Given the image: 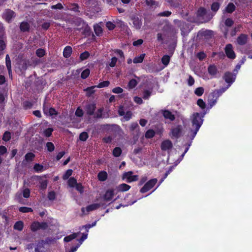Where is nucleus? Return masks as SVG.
<instances>
[{"label": "nucleus", "mask_w": 252, "mask_h": 252, "mask_svg": "<svg viewBox=\"0 0 252 252\" xmlns=\"http://www.w3.org/2000/svg\"><path fill=\"white\" fill-rule=\"evenodd\" d=\"M91 29L87 25L82 32V34L84 35L85 36H89L91 35Z\"/></svg>", "instance_id": "nucleus-39"}, {"label": "nucleus", "mask_w": 252, "mask_h": 252, "mask_svg": "<svg viewBox=\"0 0 252 252\" xmlns=\"http://www.w3.org/2000/svg\"><path fill=\"white\" fill-rule=\"evenodd\" d=\"M33 169L37 173L41 172L45 169L42 165L39 163H35L33 166Z\"/></svg>", "instance_id": "nucleus-34"}, {"label": "nucleus", "mask_w": 252, "mask_h": 252, "mask_svg": "<svg viewBox=\"0 0 252 252\" xmlns=\"http://www.w3.org/2000/svg\"><path fill=\"white\" fill-rule=\"evenodd\" d=\"M172 147V142L169 139L165 140L161 143L160 148L162 151H166L171 149Z\"/></svg>", "instance_id": "nucleus-12"}, {"label": "nucleus", "mask_w": 252, "mask_h": 252, "mask_svg": "<svg viewBox=\"0 0 252 252\" xmlns=\"http://www.w3.org/2000/svg\"><path fill=\"white\" fill-rule=\"evenodd\" d=\"M72 52V47L70 46H66L63 51V57L65 58H68L70 57L71 55Z\"/></svg>", "instance_id": "nucleus-20"}, {"label": "nucleus", "mask_w": 252, "mask_h": 252, "mask_svg": "<svg viewBox=\"0 0 252 252\" xmlns=\"http://www.w3.org/2000/svg\"><path fill=\"white\" fill-rule=\"evenodd\" d=\"M35 155L32 153L29 152L27 153L25 156V159L27 162H30L33 160L35 158Z\"/></svg>", "instance_id": "nucleus-30"}, {"label": "nucleus", "mask_w": 252, "mask_h": 252, "mask_svg": "<svg viewBox=\"0 0 252 252\" xmlns=\"http://www.w3.org/2000/svg\"><path fill=\"white\" fill-rule=\"evenodd\" d=\"M236 77V73L233 72L232 73L230 71H227L225 72L223 76V79L224 80L226 83L229 84V86H230L235 81Z\"/></svg>", "instance_id": "nucleus-6"}, {"label": "nucleus", "mask_w": 252, "mask_h": 252, "mask_svg": "<svg viewBox=\"0 0 252 252\" xmlns=\"http://www.w3.org/2000/svg\"><path fill=\"white\" fill-rule=\"evenodd\" d=\"M114 196V190L113 189H108L105 192L103 196V200L106 202L111 201Z\"/></svg>", "instance_id": "nucleus-13"}, {"label": "nucleus", "mask_w": 252, "mask_h": 252, "mask_svg": "<svg viewBox=\"0 0 252 252\" xmlns=\"http://www.w3.org/2000/svg\"><path fill=\"white\" fill-rule=\"evenodd\" d=\"M46 147L49 152H53L55 149V146L52 142H48L46 143Z\"/></svg>", "instance_id": "nucleus-58"}, {"label": "nucleus", "mask_w": 252, "mask_h": 252, "mask_svg": "<svg viewBox=\"0 0 252 252\" xmlns=\"http://www.w3.org/2000/svg\"><path fill=\"white\" fill-rule=\"evenodd\" d=\"M162 114L165 119H169L171 121H173L175 120V115L168 110H162Z\"/></svg>", "instance_id": "nucleus-17"}, {"label": "nucleus", "mask_w": 252, "mask_h": 252, "mask_svg": "<svg viewBox=\"0 0 252 252\" xmlns=\"http://www.w3.org/2000/svg\"><path fill=\"white\" fill-rule=\"evenodd\" d=\"M89 137V135L87 132H81L79 136V140L81 141H86Z\"/></svg>", "instance_id": "nucleus-45"}, {"label": "nucleus", "mask_w": 252, "mask_h": 252, "mask_svg": "<svg viewBox=\"0 0 252 252\" xmlns=\"http://www.w3.org/2000/svg\"><path fill=\"white\" fill-rule=\"evenodd\" d=\"M94 29L95 34L97 36H100L102 35L103 31L102 28L100 26L98 25H94Z\"/></svg>", "instance_id": "nucleus-35"}, {"label": "nucleus", "mask_w": 252, "mask_h": 252, "mask_svg": "<svg viewBox=\"0 0 252 252\" xmlns=\"http://www.w3.org/2000/svg\"><path fill=\"white\" fill-rule=\"evenodd\" d=\"M222 94V92L220 90H216L212 92L209 96V102L210 105L213 106L217 102V100L219 97Z\"/></svg>", "instance_id": "nucleus-4"}, {"label": "nucleus", "mask_w": 252, "mask_h": 252, "mask_svg": "<svg viewBox=\"0 0 252 252\" xmlns=\"http://www.w3.org/2000/svg\"><path fill=\"white\" fill-rule=\"evenodd\" d=\"M106 26L108 28V29L110 31H112V30H114L116 27V25H115V23H113V22H112L111 21H108V22H106Z\"/></svg>", "instance_id": "nucleus-59"}, {"label": "nucleus", "mask_w": 252, "mask_h": 252, "mask_svg": "<svg viewBox=\"0 0 252 252\" xmlns=\"http://www.w3.org/2000/svg\"><path fill=\"white\" fill-rule=\"evenodd\" d=\"M108 177L107 173L105 171H101L97 174V178L100 181H105Z\"/></svg>", "instance_id": "nucleus-24"}, {"label": "nucleus", "mask_w": 252, "mask_h": 252, "mask_svg": "<svg viewBox=\"0 0 252 252\" xmlns=\"http://www.w3.org/2000/svg\"><path fill=\"white\" fill-rule=\"evenodd\" d=\"M90 56V53L88 51H85L82 53L80 55V59L81 61H84L87 59Z\"/></svg>", "instance_id": "nucleus-51"}, {"label": "nucleus", "mask_w": 252, "mask_h": 252, "mask_svg": "<svg viewBox=\"0 0 252 252\" xmlns=\"http://www.w3.org/2000/svg\"><path fill=\"white\" fill-rule=\"evenodd\" d=\"M24 227V222L21 220L16 221L13 226V228L15 230L18 231H22Z\"/></svg>", "instance_id": "nucleus-28"}, {"label": "nucleus", "mask_w": 252, "mask_h": 252, "mask_svg": "<svg viewBox=\"0 0 252 252\" xmlns=\"http://www.w3.org/2000/svg\"><path fill=\"white\" fill-rule=\"evenodd\" d=\"M158 179L157 178H153L149 180L140 189V192L142 193L148 192L156 185Z\"/></svg>", "instance_id": "nucleus-3"}, {"label": "nucleus", "mask_w": 252, "mask_h": 252, "mask_svg": "<svg viewBox=\"0 0 252 252\" xmlns=\"http://www.w3.org/2000/svg\"><path fill=\"white\" fill-rule=\"evenodd\" d=\"M72 169H68L66 171L65 173L63 176V179L64 180H67L72 174Z\"/></svg>", "instance_id": "nucleus-52"}, {"label": "nucleus", "mask_w": 252, "mask_h": 252, "mask_svg": "<svg viewBox=\"0 0 252 252\" xmlns=\"http://www.w3.org/2000/svg\"><path fill=\"white\" fill-rule=\"evenodd\" d=\"M122 149L119 147H115L113 150V155L115 157H119L122 154Z\"/></svg>", "instance_id": "nucleus-40"}, {"label": "nucleus", "mask_w": 252, "mask_h": 252, "mask_svg": "<svg viewBox=\"0 0 252 252\" xmlns=\"http://www.w3.org/2000/svg\"><path fill=\"white\" fill-rule=\"evenodd\" d=\"M248 40V35L246 34H241L237 38V42L240 45L246 44Z\"/></svg>", "instance_id": "nucleus-18"}, {"label": "nucleus", "mask_w": 252, "mask_h": 252, "mask_svg": "<svg viewBox=\"0 0 252 252\" xmlns=\"http://www.w3.org/2000/svg\"><path fill=\"white\" fill-rule=\"evenodd\" d=\"M117 189L119 191H126L130 189V186L125 183H123L119 185Z\"/></svg>", "instance_id": "nucleus-27"}, {"label": "nucleus", "mask_w": 252, "mask_h": 252, "mask_svg": "<svg viewBox=\"0 0 252 252\" xmlns=\"http://www.w3.org/2000/svg\"><path fill=\"white\" fill-rule=\"evenodd\" d=\"M220 4L218 2H213L211 5V9L212 11L216 13L220 7Z\"/></svg>", "instance_id": "nucleus-36"}, {"label": "nucleus", "mask_w": 252, "mask_h": 252, "mask_svg": "<svg viewBox=\"0 0 252 252\" xmlns=\"http://www.w3.org/2000/svg\"><path fill=\"white\" fill-rule=\"evenodd\" d=\"M56 194L54 191H49L48 193V198L49 200L53 201L56 199Z\"/></svg>", "instance_id": "nucleus-57"}, {"label": "nucleus", "mask_w": 252, "mask_h": 252, "mask_svg": "<svg viewBox=\"0 0 252 252\" xmlns=\"http://www.w3.org/2000/svg\"><path fill=\"white\" fill-rule=\"evenodd\" d=\"M152 93V90H144L143 92L142 98L145 100L149 99Z\"/></svg>", "instance_id": "nucleus-38"}, {"label": "nucleus", "mask_w": 252, "mask_h": 252, "mask_svg": "<svg viewBox=\"0 0 252 252\" xmlns=\"http://www.w3.org/2000/svg\"><path fill=\"white\" fill-rule=\"evenodd\" d=\"M37 180L39 181V188L41 190H45L46 189L48 185V180L46 179H43V178H47V175H44L42 176H36Z\"/></svg>", "instance_id": "nucleus-9"}, {"label": "nucleus", "mask_w": 252, "mask_h": 252, "mask_svg": "<svg viewBox=\"0 0 252 252\" xmlns=\"http://www.w3.org/2000/svg\"><path fill=\"white\" fill-rule=\"evenodd\" d=\"M116 27H118L121 28H123L125 27V23L121 20L117 19L114 21Z\"/></svg>", "instance_id": "nucleus-50"}, {"label": "nucleus", "mask_w": 252, "mask_h": 252, "mask_svg": "<svg viewBox=\"0 0 252 252\" xmlns=\"http://www.w3.org/2000/svg\"><path fill=\"white\" fill-rule=\"evenodd\" d=\"M182 127L181 125H178L176 127L173 128L171 129V133L173 137L175 138H179L181 134Z\"/></svg>", "instance_id": "nucleus-16"}, {"label": "nucleus", "mask_w": 252, "mask_h": 252, "mask_svg": "<svg viewBox=\"0 0 252 252\" xmlns=\"http://www.w3.org/2000/svg\"><path fill=\"white\" fill-rule=\"evenodd\" d=\"M6 43L2 39V37L0 36V52L3 51L6 48Z\"/></svg>", "instance_id": "nucleus-62"}, {"label": "nucleus", "mask_w": 252, "mask_h": 252, "mask_svg": "<svg viewBox=\"0 0 252 252\" xmlns=\"http://www.w3.org/2000/svg\"><path fill=\"white\" fill-rule=\"evenodd\" d=\"M208 72L211 75L214 76L216 75L218 72L217 66L214 64L210 65L208 67Z\"/></svg>", "instance_id": "nucleus-25"}, {"label": "nucleus", "mask_w": 252, "mask_h": 252, "mask_svg": "<svg viewBox=\"0 0 252 252\" xmlns=\"http://www.w3.org/2000/svg\"><path fill=\"white\" fill-rule=\"evenodd\" d=\"M100 207V204L99 203H94L87 206L86 208V210L87 212H89L93 211L98 209ZM85 208L83 207L81 208V211L83 213H84Z\"/></svg>", "instance_id": "nucleus-15"}, {"label": "nucleus", "mask_w": 252, "mask_h": 252, "mask_svg": "<svg viewBox=\"0 0 252 252\" xmlns=\"http://www.w3.org/2000/svg\"><path fill=\"white\" fill-rule=\"evenodd\" d=\"M77 183V180L74 177L70 178L67 181L68 185L71 188H74Z\"/></svg>", "instance_id": "nucleus-41"}, {"label": "nucleus", "mask_w": 252, "mask_h": 252, "mask_svg": "<svg viewBox=\"0 0 252 252\" xmlns=\"http://www.w3.org/2000/svg\"><path fill=\"white\" fill-rule=\"evenodd\" d=\"M23 195L24 197L26 198H28L30 196V190L28 188H26L24 189L23 191Z\"/></svg>", "instance_id": "nucleus-63"}, {"label": "nucleus", "mask_w": 252, "mask_h": 252, "mask_svg": "<svg viewBox=\"0 0 252 252\" xmlns=\"http://www.w3.org/2000/svg\"><path fill=\"white\" fill-rule=\"evenodd\" d=\"M5 64L9 75L12 74L11 60L9 55L7 54L5 57Z\"/></svg>", "instance_id": "nucleus-21"}, {"label": "nucleus", "mask_w": 252, "mask_h": 252, "mask_svg": "<svg viewBox=\"0 0 252 252\" xmlns=\"http://www.w3.org/2000/svg\"><path fill=\"white\" fill-rule=\"evenodd\" d=\"M207 13L206 9L203 7H199L196 13L197 17H203Z\"/></svg>", "instance_id": "nucleus-29"}, {"label": "nucleus", "mask_w": 252, "mask_h": 252, "mask_svg": "<svg viewBox=\"0 0 252 252\" xmlns=\"http://www.w3.org/2000/svg\"><path fill=\"white\" fill-rule=\"evenodd\" d=\"M224 24L226 26L230 27L234 24V21L231 18H227Z\"/></svg>", "instance_id": "nucleus-64"}, {"label": "nucleus", "mask_w": 252, "mask_h": 252, "mask_svg": "<svg viewBox=\"0 0 252 252\" xmlns=\"http://www.w3.org/2000/svg\"><path fill=\"white\" fill-rule=\"evenodd\" d=\"M236 9V6L232 2H229L225 7V11L228 13H232Z\"/></svg>", "instance_id": "nucleus-26"}, {"label": "nucleus", "mask_w": 252, "mask_h": 252, "mask_svg": "<svg viewBox=\"0 0 252 252\" xmlns=\"http://www.w3.org/2000/svg\"><path fill=\"white\" fill-rule=\"evenodd\" d=\"M171 56L167 55H164L161 58V63L162 64L165 66H167L170 62Z\"/></svg>", "instance_id": "nucleus-37"}, {"label": "nucleus", "mask_w": 252, "mask_h": 252, "mask_svg": "<svg viewBox=\"0 0 252 252\" xmlns=\"http://www.w3.org/2000/svg\"><path fill=\"white\" fill-rule=\"evenodd\" d=\"M201 34L205 37H210L213 35V31L211 30H206L201 32Z\"/></svg>", "instance_id": "nucleus-61"}, {"label": "nucleus", "mask_w": 252, "mask_h": 252, "mask_svg": "<svg viewBox=\"0 0 252 252\" xmlns=\"http://www.w3.org/2000/svg\"><path fill=\"white\" fill-rule=\"evenodd\" d=\"M78 234V233H73L69 235L65 236L63 239V241L65 242H69L76 238L77 237Z\"/></svg>", "instance_id": "nucleus-33"}, {"label": "nucleus", "mask_w": 252, "mask_h": 252, "mask_svg": "<svg viewBox=\"0 0 252 252\" xmlns=\"http://www.w3.org/2000/svg\"><path fill=\"white\" fill-rule=\"evenodd\" d=\"M96 106L94 103H89L86 105L84 108L86 114L88 116H93L96 110Z\"/></svg>", "instance_id": "nucleus-8"}, {"label": "nucleus", "mask_w": 252, "mask_h": 252, "mask_svg": "<svg viewBox=\"0 0 252 252\" xmlns=\"http://www.w3.org/2000/svg\"><path fill=\"white\" fill-rule=\"evenodd\" d=\"M110 84V82L109 81H104L99 83L96 86L97 88H102L104 87H108Z\"/></svg>", "instance_id": "nucleus-54"}, {"label": "nucleus", "mask_w": 252, "mask_h": 252, "mask_svg": "<svg viewBox=\"0 0 252 252\" xmlns=\"http://www.w3.org/2000/svg\"><path fill=\"white\" fill-rule=\"evenodd\" d=\"M15 17V13L12 10L7 9L3 14V17L8 23L11 21L12 19Z\"/></svg>", "instance_id": "nucleus-10"}, {"label": "nucleus", "mask_w": 252, "mask_h": 252, "mask_svg": "<svg viewBox=\"0 0 252 252\" xmlns=\"http://www.w3.org/2000/svg\"><path fill=\"white\" fill-rule=\"evenodd\" d=\"M90 74V70L89 68H86L82 72L81 77L83 79H85L89 76Z\"/></svg>", "instance_id": "nucleus-46"}, {"label": "nucleus", "mask_w": 252, "mask_h": 252, "mask_svg": "<svg viewBox=\"0 0 252 252\" xmlns=\"http://www.w3.org/2000/svg\"><path fill=\"white\" fill-rule=\"evenodd\" d=\"M30 25L26 21H24L21 23L20 25V31L22 32H27L30 31Z\"/></svg>", "instance_id": "nucleus-19"}, {"label": "nucleus", "mask_w": 252, "mask_h": 252, "mask_svg": "<svg viewBox=\"0 0 252 252\" xmlns=\"http://www.w3.org/2000/svg\"><path fill=\"white\" fill-rule=\"evenodd\" d=\"M145 54H141L139 56L135 57L133 60V62L134 63H141L143 61V60L145 58Z\"/></svg>", "instance_id": "nucleus-32"}, {"label": "nucleus", "mask_w": 252, "mask_h": 252, "mask_svg": "<svg viewBox=\"0 0 252 252\" xmlns=\"http://www.w3.org/2000/svg\"><path fill=\"white\" fill-rule=\"evenodd\" d=\"M155 135V132L154 130L153 129H149L148 130L145 134V137L146 138H152L153 137H154Z\"/></svg>", "instance_id": "nucleus-43"}, {"label": "nucleus", "mask_w": 252, "mask_h": 252, "mask_svg": "<svg viewBox=\"0 0 252 252\" xmlns=\"http://www.w3.org/2000/svg\"><path fill=\"white\" fill-rule=\"evenodd\" d=\"M48 227V224L46 222L33 221L30 226V229L32 232H35L39 230H45Z\"/></svg>", "instance_id": "nucleus-2"}, {"label": "nucleus", "mask_w": 252, "mask_h": 252, "mask_svg": "<svg viewBox=\"0 0 252 252\" xmlns=\"http://www.w3.org/2000/svg\"><path fill=\"white\" fill-rule=\"evenodd\" d=\"M138 82L134 79H132L128 82V87L130 89L134 88L137 85Z\"/></svg>", "instance_id": "nucleus-44"}, {"label": "nucleus", "mask_w": 252, "mask_h": 252, "mask_svg": "<svg viewBox=\"0 0 252 252\" xmlns=\"http://www.w3.org/2000/svg\"><path fill=\"white\" fill-rule=\"evenodd\" d=\"M96 86H93L89 87H87V88L84 90V92H86V96L87 97H90L92 96L93 94H94L95 90H94L95 88H96Z\"/></svg>", "instance_id": "nucleus-23"}, {"label": "nucleus", "mask_w": 252, "mask_h": 252, "mask_svg": "<svg viewBox=\"0 0 252 252\" xmlns=\"http://www.w3.org/2000/svg\"><path fill=\"white\" fill-rule=\"evenodd\" d=\"M131 20L132 22L133 27L136 30H139L141 29L142 25V21L141 19L137 16H134L131 17Z\"/></svg>", "instance_id": "nucleus-14"}, {"label": "nucleus", "mask_w": 252, "mask_h": 252, "mask_svg": "<svg viewBox=\"0 0 252 252\" xmlns=\"http://www.w3.org/2000/svg\"><path fill=\"white\" fill-rule=\"evenodd\" d=\"M36 55L39 58L43 57L45 55V51L42 48H39L36 50Z\"/></svg>", "instance_id": "nucleus-48"}, {"label": "nucleus", "mask_w": 252, "mask_h": 252, "mask_svg": "<svg viewBox=\"0 0 252 252\" xmlns=\"http://www.w3.org/2000/svg\"><path fill=\"white\" fill-rule=\"evenodd\" d=\"M204 92V89L203 87H200L197 88L194 91V94L198 96H201Z\"/></svg>", "instance_id": "nucleus-47"}, {"label": "nucleus", "mask_w": 252, "mask_h": 252, "mask_svg": "<svg viewBox=\"0 0 252 252\" xmlns=\"http://www.w3.org/2000/svg\"><path fill=\"white\" fill-rule=\"evenodd\" d=\"M19 211L22 213H29L32 212V209L30 207H21L19 208Z\"/></svg>", "instance_id": "nucleus-53"}, {"label": "nucleus", "mask_w": 252, "mask_h": 252, "mask_svg": "<svg viewBox=\"0 0 252 252\" xmlns=\"http://www.w3.org/2000/svg\"><path fill=\"white\" fill-rule=\"evenodd\" d=\"M132 171L126 172L123 174V180L126 179L127 183H130L133 182L137 181L138 180V175H132Z\"/></svg>", "instance_id": "nucleus-5"}, {"label": "nucleus", "mask_w": 252, "mask_h": 252, "mask_svg": "<svg viewBox=\"0 0 252 252\" xmlns=\"http://www.w3.org/2000/svg\"><path fill=\"white\" fill-rule=\"evenodd\" d=\"M197 104L202 109H205L206 107V104L201 98H199L197 100Z\"/></svg>", "instance_id": "nucleus-60"}, {"label": "nucleus", "mask_w": 252, "mask_h": 252, "mask_svg": "<svg viewBox=\"0 0 252 252\" xmlns=\"http://www.w3.org/2000/svg\"><path fill=\"white\" fill-rule=\"evenodd\" d=\"M23 104L25 109H31L33 106V103L30 101H25Z\"/></svg>", "instance_id": "nucleus-55"}, {"label": "nucleus", "mask_w": 252, "mask_h": 252, "mask_svg": "<svg viewBox=\"0 0 252 252\" xmlns=\"http://www.w3.org/2000/svg\"><path fill=\"white\" fill-rule=\"evenodd\" d=\"M205 113H199L198 112L194 113L192 116L191 124L192 127L194 128V129L190 130V138L193 140L195 137L197 132L199 130L200 127L203 123V118Z\"/></svg>", "instance_id": "nucleus-1"}, {"label": "nucleus", "mask_w": 252, "mask_h": 252, "mask_svg": "<svg viewBox=\"0 0 252 252\" xmlns=\"http://www.w3.org/2000/svg\"><path fill=\"white\" fill-rule=\"evenodd\" d=\"M53 131V128L49 127L44 130L43 133L45 136L46 137H49L51 136Z\"/></svg>", "instance_id": "nucleus-49"}, {"label": "nucleus", "mask_w": 252, "mask_h": 252, "mask_svg": "<svg viewBox=\"0 0 252 252\" xmlns=\"http://www.w3.org/2000/svg\"><path fill=\"white\" fill-rule=\"evenodd\" d=\"M104 108L103 107L99 108L97 109L96 113L94 115V118L95 119H100L102 118Z\"/></svg>", "instance_id": "nucleus-31"}, {"label": "nucleus", "mask_w": 252, "mask_h": 252, "mask_svg": "<svg viewBox=\"0 0 252 252\" xmlns=\"http://www.w3.org/2000/svg\"><path fill=\"white\" fill-rule=\"evenodd\" d=\"M75 189L80 193H82L84 192V187L82 184L80 183H77L75 186Z\"/></svg>", "instance_id": "nucleus-56"}, {"label": "nucleus", "mask_w": 252, "mask_h": 252, "mask_svg": "<svg viewBox=\"0 0 252 252\" xmlns=\"http://www.w3.org/2000/svg\"><path fill=\"white\" fill-rule=\"evenodd\" d=\"M46 98H45L44 103L43 104V110L44 113H46V111H48L49 113V115L51 116H57L58 115V112L56 110V109L53 107H50L48 108V107L46 105Z\"/></svg>", "instance_id": "nucleus-11"}, {"label": "nucleus", "mask_w": 252, "mask_h": 252, "mask_svg": "<svg viewBox=\"0 0 252 252\" xmlns=\"http://www.w3.org/2000/svg\"><path fill=\"white\" fill-rule=\"evenodd\" d=\"M224 51L226 57L230 59H234L236 58L235 53L231 44H227L224 48Z\"/></svg>", "instance_id": "nucleus-7"}, {"label": "nucleus", "mask_w": 252, "mask_h": 252, "mask_svg": "<svg viewBox=\"0 0 252 252\" xmlns=\"http://www.w3.org/2000/svg\"><path fill=\"white\" fill-rule=\"evenodd\" d=\"M11 138V133L8 131H6L3 133L2 139L5 142H7L10 140Z\"/></svg>", "instance_id": "nucleus-42"}, {"label": "nucleus", "mask_w": 252, "mask_h": 252, "mask_svg": "<svg viewBox=\"0 0 252 252\" xmlns=\"http://www.w3.org/2000/svg\"><path fill=\"white\" fill-rule=\"evenodd\" d=\"M67 9L69 10L73 11L74 12H79V6L77 3H70L67 5Z\"/></svg>", "instance_id": "nucleus-22"}]
</instances>
